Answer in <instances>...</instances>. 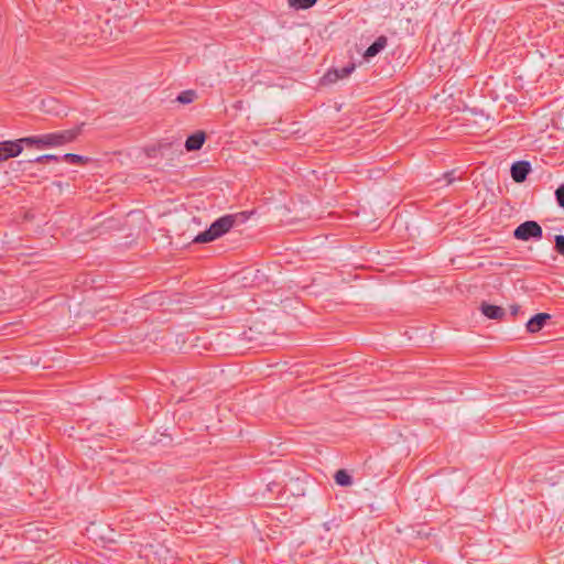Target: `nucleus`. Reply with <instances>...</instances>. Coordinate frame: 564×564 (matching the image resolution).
<instances>
[{
    "instance_id": "f257e3e1",
    "label": "nucleus",
    "mask_w": 564,
    "mask_h": 564,
    "mask_svg": "<svg viewBox=\"0 0 564 564\" xmlns=\"http://www.w3.org/2000/svg\"><path fill=\"white\" fill-rule=\"evenodd\" d=\"M83 126H84V123H82L80 126H77L73 129H68V130L51 132V133L41 134V135H32V137L21 138L20 142L22 145L23 144H25L28 147L35 145L39 149L62 147L64 144H67V143L76 140L77 137L82 132Z\"/></svg>"
},
{
    "instance_id": "f03ea898",
    "label": "nucleus",
    "mask_w": 564,
    "mask_h": 564,
    "mask_svg": "<svg viewBox=\"0 0 564 564\" xmlns=\"http://www.w3.org/2000/svg\"><path fill=\"white\" fill-rule=\"evenodd\" d=\"M240 216L241 214H228L217 218L206 230L196 235L192 242L207 243L220 238L236 225Z\"/></svg>"
},
{
    "instance_id": "7ed1b4c3",
    "label": "nucleus",
    "mask_w": 564,
    "mask_h": 564,
    "mask_svg": "<svg viewBox=\"0 0 564 564\" xmlns=\"http://www.w3.org/2000/svg\"><path fill=\"white\" fill-rule=\"evenodd\" d=\"M144 557L152 564H174V553L163 543L147 544L143 549Z\"/></svg>"
},
{
    "instance_id": "20e7f679",
    "label": "nucleus",
    "mask_w": 564,
    "mask_h": 564,
    "mask_svg": "<svg viewBox=\"0 0 564 564\" xmlns=\"http://www.w3.org/2000/svg\"><path fill=\"white\" fill-rule=\"evenodd\" d=\"M513 237L521 241L540 240L543 237V229L536 221L527 220L514 229Z\"/></svg>"
},
{
    "instance_id": "39448f33",
    "label": "nucleus",
    "mask_w": 564,
    "mask_h": 564,
    "mask_svg": "<svg viewBox=\"0 0 564 564\" xmlns=\"http://www.w3.org/2000/svg\"><path fill=\"white\" fill-rule=\"evenodd\" d=\"M23 151L20 139L7 140L0 142V162L7 161L11 158H17Z\"/></svg>"
},
{
    "instance_id": "423d86ee",
    "label": "nucleus",
    "mask_w": 564,
    "mask_h": 564,
    "mask_svg": "<svg viewBox=\"0 0 564 564\" xmlns=\"http://www.w3.org/2000/svg\"><path fill=\"white\" fill-rule=\"evenodd\" d=\"M355 69V64H349L340 69H329L321 79L323 85H329L336 83L338 79L348 77Z\"/></svg>"
},
{
    "instance_id": "0eeeda50",
    "label": "nucleus",
    "mask_w": 564,
    "mask_h": 564,
    "mask_svg": "<svg viewBox=\"0 0 564 564\" xmlns=\"http://www.w3.org/2000/svg\"><path fill=\"white\" fill-rule=\"evenodd\" d=\"M531 164L528 161H517L512 163L510 173L511 177L516 183H522L527 180L528 175L531 172Z\"/></svg>"
},
{
    "instance_id": "6e6552de",
    "label": "nucleus",
    "mask_w": 564,
    "mask_h": 564,
    "mask_svg": "<svg viewBox=\"0 0 564 564\" xmlns=\"http://www.w3.org/2000/svg\"><path fill=\"white\" fill-rule=\"evenodd\" d=\"M549 319H551L549 313H538L533 315L525 324L527 332L531 334L540 332Z\"/></svg>"
},
{
    "instance_id": "1a4fd4ad",
    "label": "nucleus",
    "mask_w": 564,
    "mask_h": 564,
    "mask_svg": "<svg viewBox=\"0 0 564 564\" xmlns=\"http://www.w3.org/2000/svg\"><path fill=\"white\" fill-rule=\"evenodd\" d=\"M206 141V133L204 131H196L188 135L185 141V149L187 151H198L203 148Z\"/></svg>"
},
{
    "instance_id": "9d476101",
    "label": "nucleus",
    "mask_w": 564,
    "mask_h": 564,
    "mask_svg": "<svg viewBox=\"0 0 564 564\" xmlns=\"http://www.w3.org/2000/svg\"><path fill=\"white\" fill-rule=\"evenodd\" d=\"M480 311L489 319H502L506 315V311L501 306L486 302L480 304Z\"/></svg>"
},
{
    "instance_id": "9b49d317",
    "label": "nucleus",
    "mask_w": 564,
    "mask_h": 564,
    "mask_svg": "<svg viewBox=\"0 0 564 564\" xmlns=\"http://www.w3.org/2000/svg\"><path fill=\"white\" fill-rule=\"evenodd\" d=\"M388 44V39L384 35L378 36L375 42L365 51L364 57L370 59L377 56Z\"/></svg>"
},
{
    "instance_id": "f8f14e48",
    "label": "nucleus",
    "mask_w": 564,
    "mask_h": 564,
    "mask_svg": "<svg viewBox=\"0 0 564 564\" xmlns=\"http://www.w3.org/2000/svg\"><path fill=\"white\" fill-rule=\"evenodd\" d=\"M42 108L45 112L54 116H59L63 112L58 101L53 98L42 100Z\"/></svg>"
},
{
    "instance_id": "ddd939ff",
    "label": "nucleus",
    "mask_w": 564,
    "mask_h": 564,
    "mask_svg": "<svg viewBox=\"0 0 564 564\" xmlns=\"http://www.w3.org/2000/svg\"><path fill=\"white\" fill-rule=\"evenodd\" d=\"M197 98V93L194 89H186L181 91L176 98L175 101L182 104V105H188L192 104Z\"/></svg>"
},
{
    "instance_id": "4468645a",
    "label": "nucleus",
    "mask_w": 564,
    "mask_h": 564,
    "mask_svg": "<svg viewBox=\"0 0 564 564\" xmlns=\"http://www.w3.org/2000/svg\"><path fill=\"white\" fill-rule=\"evenodd\" d=\"M334 478L336 484L341 487H348L352 484V477L345 469L337 470Z\"/></svg>"
},
{
    "instance_id": "2eb2a0df",
    "label": "nucleus",
    "mask_w": 564,
    "mask_h": 564,
    "mask_svg": "<svg viewBox=\"0 0 564 564\" xmlns=\"http://www.w3.org/2000/svg\"><path fill=\"white\" fill-rule=\"evenodd\" d=\"M460 180V176H456L455 174V170H452V171H448V172H445L440 178H437L435 182L437 184H441L443 183L442 185H440L438 187H442V186H449L452 185L454 182Z\"/></svg>"
},
{
    "instance_id": "dca6fc26",
    "label": "nucleus",
    "mask_w": 564,
    "mask_h": 564,
    "mask_svg": "<svg viewBox=\"0 0 564 564\" xmlns=\"http://www.w3.org/2000/svg\"><path fill=\"white\" fill-rule=\"evenodd\" d=\"M62 160L69 164H85L89 161L88 158L75 153H66L62 155Z\"/></svg>"
},
{
    "instance_id": "f3484780",
    "label": "nucleus",
    "mask_w": 564,
    "mask_h": 564,
    "mask_svg": "<svg viewBox=\"0 0 564 564\" xmlns=\"http://www.w3.org/2000/svg\"><path fill=\"white\" fill-rule=\"evenodd\" d=\"M288 2L292 8L305 10L314 7L317 0H288Z\"/></svg>"
},
{
    "instance_id": "a211bd4d",
    "label": "nucleus",
    "mask_w": 564,
    "mask_h": 564,
    "mask_svg": "<svg viewBox=\"0 0 564 564\" xmlns=\"http://www.w3.org/2000/svg\"><path fill=\"white\" fill-rule=\"evenodd\" d=\"M555 241V250L561 256H564V236L563 235H556L554 238Z\"/></svg>"
},
{
    "instance_id": "6ab92c4d",
    "label": "nucleus",
    "mask_w": 564,
    "mask_h": 564,
    "mask_svg": "<svg viewBox=\"0 0 564 564\" xmlns=\"http://www.w3.org/2000/svg\"><path fill=\"white\" fill-rule=\"evenodd\" d=\"M555 197L558 206L564 208V183L556 188Z\"/></svg>"
},
{
    "instance_id": "aec40b11",
    "label": "nucleus",
    "mask_w": 564,
    "mask_h": 564,
    "mask_svg": "<svg viewBox=\"0 0 564 564\" xmlns=\"http://www.w3.org/2000/svg\"><path fill=\"white\" fill-rule=\"evenodd\" d=\"M19 165H32L34 163H46V160L44 159V154L36 156L35 159L28 160V161H19L17 162Z\"/></svg>"
},
{
    "instance_id": "412c9836",
    "label": "nucleus",
    "mask_w": 564,
    "mask_h": 564,
    "mask_svg": "<svg viewBox=\"0 0 564 564\" xmlns=\"http://www.w3.org/2000/svg\"><path fill=\"white\" fill-rule=\"evenodd\" d=\"M44 159L46 160V162H51V161L59 162V161H62V156H57V155H54V154H44Z\"/></svg>"
},
{
    "instance_id": "4be33fe9",
    "label": "nucleus",
    "mask_w": 564,
    "mask_h": 564,
    "mask_svg": "<svg viewBox=\"0 0 564 564\" xmlns=\"http://www.w3.org/2000/svg\"><path fill=\"white\" fill-rule=\"evenodd\" d=\"M510 311H511V314H512L513 316H516V315L519 313V311H520V306H519V305H517V304L511 305V306H510Z\"/></svg>"
}]
</instances>
